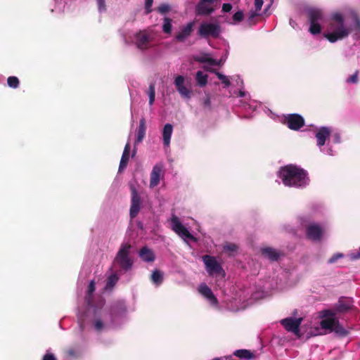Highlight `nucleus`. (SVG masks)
I'll list each match as a JSON object with an SVG mask.
<instances>
[{
	"mask_svg": "<svg viewBox=\"0 0 360 360\" xmlns=\"http://www.w3.org/2000/svg\"><path fill=\"white\" fill-rule=\"evenodd\" d=\"M171 229L176 234H178L184 240L186 239H193V236L189 232L186 227H185L180 219L174 214H172L170 218Z\"/></svg>",
	"mask_w": 360,
	"mask_h": 360,
	"instance_id": "11",
	"label": "nucleus"
},
{
	"mask_svg": "<svg viewBox=\"0 0 360 360\" xmlns=\"http://www.w3.org/2000/svg\"><path fill=\"white\" fill-rule=\"evenodd\" d=\"M185 77L182 75H178L175 77L174 84L181 96L186 100H189L192 96V91L184 85Z\"/></svg>",
	"mask_w": 360,
	"mask_h": 360,
	"instance_id": "18",
	"label": "nucleus"
},
{
	"mask_svg": "<svg viewBox=\"0 0 360 360\" xmlns=\"http://www.w3.org/2000/svg\"><path fill=\"white\" fill-rule=\"evenodd\" d=\"M149 97V105L152 106L155 101V85L154 83H150L147 91Z\"/></svg>",
	"mask_w": 360,
	"mask_h": 360,
	"instance_id": "36",
	"label": "nucleus"
},
{
	"mask_svg": "<svg viewBox=\"0 0 360 360\" xmlns=\"http://www.w3.org/2000/svg\"><path fill=\"white\" fill-rule=\"evenodd\" d=\"M289 24L290 25L293 27L294 29L295 28V27L297 26V23L295 22V20H293L292 19H290V22H289Z\"/></svg>",
	"mask_w": 360,
	"mask_h": 360,
	"instance_id": "55",
	"label": "nucleus"
},
{
	"mask_svg": "<svg viewBox=\"0 0 360 360\" xmlns=\"http://www.w3.org/2000/svg\"><path fill=\"white\" fill-rule=\"evenodd\" d=\"M202 259L209 275L224 274V269L214 257L206 255L202 256Z\"/></svg>",
	"mask_w": 360,
	"mask_h": 360,
	"instance_id": "12",
	"label": "nucleus"
},
{
	"mask_svg": "<svg viewBox=\"0 0 360 360\" xmlns=\"http://www.w3.org/2000/svg\"><path fill=\"white\" fill-rule=\"evenodd\" d=\"M351 32L355 40L360 39V19L356 14L353 15V23L347 25L342 13L331 14L323 37L330 43H335L347 38Z\"/></svg>",
	"mask_w": 360,
	"mask_h": 360,
	"instance_id": "2",
	"label": "nucleus"
},
{
	"mask_svg": "<svg viewBox=\"0 0 360 360\" xmlns=\"http://www.w3.org/2000/svg\"><path fill=\"white\" fill-rule=\"evenodd\" d=\"M139 256L145 262H153L155 259L153 251L146 246L140 249Z\"/></svg>",
	"mask_w": 360,
	"mask_h": 360,
	"instance_id": "21",
	"label": "nucleus"
},
{
	"mask_svg": "<svg viewBox=\"0 0 360 360\" xmlns=\"http://www.w3.org/2000/svg\"><path fill=\"white\" fill-rule=\"evenodd\" d=\"M342 257H344V255L342 253H335L328 259V263L333 264Z\"/></svg>",
	"mask_w": 360,
	"mask_h": 360,
	"instance_id": "44",
	"label": "nucleus"
},
{
	"mask_svg": "<svg viewBox=\"0 0 360 360\" xmlns=\"http://www.w3.org/2000/svg\"><path fill=\"white\" fill-rule=\"evenodd\" d=\"M193 59L198 63H208L210 65V61L212 60V58L210 57V55L207 53H203L200 55H194L193 56Z\"/></svg>",
	"mask_w": 360,
	"mask_h": 360,
	"instance_id": "33",
	"label": "nucleus"
},
{
	"mask_svg": "<svg viewBox=\"0 0 360 360\" xmlns=\"http://www.w3.org/2000/svg\"><path fill=\"white\" fill-rule=\"evenodd\" d=\"M231 9L232 5L230 3H225L222 5V11L224 13L229 12Z\"/></svg>",
	"mask_w": 360,
	"mask_h": 360,
	"instance_id": "49",
	"label": "nucleus"
},
{
	"mask_svg": "<svg viewBox=\"0 0 360 360\" xmlns=\"http://www.w3.org/2000/svg\"><path fill=\"white\" fill-rule=\"evenodd\" d=\"M234 355L238 357L239 359L243 360H250L253 357L252 354L249 350L247 349L236 350L234 352Z\"/></svg>",
	"mask_w": 360,
	"mask_h": 360,
	"instance_id": "32",
	"label": "nucleus"
},
{
	"mask_svg": "<svg viewBox=\"0 0 360 360\" xmlns=\"http://www.w3.org/2000/svg\"><path fill=\"white\" fill-rule=\"evenodd\" d=\"M336 319L335 318L324 319L321 321L320 326L322 328L329 330L332 332Z\"/></svg>",
	"mask_w": 360,
	"mask_h": 360,
	"instance_id": "31",
	"label": "nucleus"
},
{
	"mask_svg": "<svg viewBox=\"0 0 360 360\" xmlns=\"http://www.w3.org/2000/svg\"><path fill=\"white\" fill-rule=\"evenodd\" d=\"M151 281L154 285L159 286L163 281V274L158 269H155L151 274Z\"/></svg>",
	"mask_w": 360,
	"mask_h": 360,
	"instance_id": "30",
	"label": "nucleus"
},
{
	"mask_svg": "<svg viewBox=\"0 0 360 360\" xmlns=\"http://www.w3.org/2000/svg\"><path fill=\"white\" fill-rule=\"evenodd\" d=\"M231 79L233 82L236 83V86L240 88L238 91H235L233 94H236L237 98H240L238 105L246 113L243 117L249 118L252 117V114L257 111V108L260 107V103L255 100L251 99L249 93L244 90L243 80L239 75L231 76Z\"/></svg>",
	"mask_w": 360,
	"mask_h": 360,
	"instance_id": "5",
	"label": "nucleus"
},
{
	"mask_svg": "<svg viewBox=\"0 0 360 360\" xmlns=\"http://www.w3.org/2000/svg\"><path fill=\"white\" fill-rule=\"evenodd\" d=\"M221 34V27L218 22L210 21H202L198 27V34L204 39L210 37L216 39Z\"/></svg>",
	"mask_w": 360,
	"mask_h": 360,
	"instance_id": "9",
	"label": "nucleus"
},
{
	"mask_svg": "<svg viewBox=\"0 0 360 360\" xmlns=\"http://www.w3.org/2000/svg\"><path fill=\"white\" fill-rule=\"evenodd\" d=\"M130 143L128 141L126 143L124 151L120 160V166H119V171L122 170L124 168H125L127 165L128 161H129V154L130 151Z\"/></svg>",
	"mask_w": 360,
	"mask_h": 360,
	"instance_id": "25",
	"label": "nucleus"
},
{
	"mask_svg": "<svg viewBox=\"0 0 360 360\" xmlns=\"http://www.w3.org/2000/svg\"><path fill=\"white\" fill-rule=\"evenodd\" d=\"M331 129L328 127H321L318 128L315 133L316 145L319 151L326 155L334 156L336 155V150L331 144L330 136Z\"/></svg>",
	"mask_w": 360,
	"mask_h": 360,
	"instance_id": "6",
	"label": "nucleus"
},
{
	"mask_svg": "<svg viewBox=\"0 0 360 360\" xmlns=\"http://www.w3.org/2000/svg\"><path fill=\"white\" fill-rule=\"evenodd\" d=\"M224 63V60L222 59L216 60L212 58V60L210 61L211 65H221Z\"/></svg>",
	"mask_w": 360,
	"mask_h": 360,
	"instance_id": "52",
	"label": "nucleus"
},
{
	"mask_svg": "<svg viewBox=\"0 0 360 360\" xmlns=\"http://www.w3.org/2000/svg\"><path fill=\"white\" fill-rule=\"evenodd\" d=\"M350 260L360 259V248L347 255Z\"/></svg>",
	"mask_w": 360,
	"mask_h": 360,
	"instance_id": "43",
	"label": "nucleus"
},
{
	"mask_svg": "<svg viewBox=\"0 0 360 360\" xmlns=\"http://www.w3.org/2000/svg\"><path fill=\"white\" fill-rule=\"evenodd\" d=\"M120 33L124 44L134 45L141 51L153 47V37L148 30L132 31L124 28L120 30Z\"/></svg>",
	"mask_w": 360,
	"mask_h": 360,
	"instance_id": "4",
	"label": "nucleus"
},
{
	"mask_svg": "<svg viewBox=\"0 0 360 360\" xmlns=\"http://www.w3.org/2000/svg\"><path fill=\"white\" fill-rule=\"evenodd\" d=\"M98 9L100 13L106 11L105 0H97Z\"/></svg>",
	"mask_w": 360,
	"mask_h": 360,
	"instance_id": "46",
	"label": "nucleus"
},
{
	"mask_svg": "<svg viewBox=\"0 0 360 360\" xmlns=\"http://www.w3.org/2000/svg\"><path fill=\"white\" fill-rule=\"evenodd\" d=\"M302 321V318L288 317L281 320L280 323L287 331L298 335Z\"/></svg>",
	"mask_w": 360,
	"mask_h": 360,
	"instance_id": "14",
	"label": "nucleus"
},
{
	"mask_svg": "<svg viewBox=\"0 0 360 360\" xmlns=\"http://www.w3.org/2000/svg\"><path fill=\"white\" fill-rule=\"evenodd\" d=\"M7 84L9 87L16 89L19 86V79L17 77L10 76L7 79Z\"/></svg>",
	"mask_w": 360,
	"mask_h": 360,
	"instance_id": "37",
	"label": "nucleus"
},
{
	"mask_svg": "<svg viewBox=\"0 0 360 360\" xmlns=\"http://www.w3.org/2000/svg\"><path fill=\"white\" fill-rule=\"evenodd\" d=\"M130 250L129 244H122L113 260V266L119 268L120 272L126 273L133 266L134 261L129 257Z\"/></svg>",
	"mask_w": 360,
	"mask_h": 360,
	"instance_id": "7",
	"label": "nucleus"
},
{
	"mask_svg": "<svg viewBox=\"0 0 360 360\" xmlns=\"http://www.w3.org/2000/svg\"><path fill=\"white\" fill-rule=\"evenodd\" d=\"M95 283L91 280L88 285L85 296L86 311L84 313L79 311L78 323L81 330H84L86 324L91 323L97 332L107 331L120 326L126 320L127 307L125 302L119 300L114 302L108 311L103 309L104 300L99 298L94 304V292Z\"/></svg>",
	"mask_w": 360,
	"mask_h": 360,
	"instance_id": "1",
	"label": "nucleus"
},
{
	"mask_svg": "<svg viewBox=\"0 0 360 360\" xmlns=\"http://www.w3.org/2000/svg\"><path fill=\"white\" fill-rule=\"evenodd\" d=\"M261 251L264 257L272 262L277 261L281 256V252L272 248H264Z\"/></svg>",
	"mask_w": 360,
	"mask_h": 360,
	"instance_id": "22",
	"label": "nucleus"
},
{
	"mask_svg": "<svg viewBox=\"0 0 360 360\" xmlns=\"http://www.w3.org/2000/svg\"><path fill=\"white\" fill-rule=\"evenodd\" d=\"M146 127L145 120L144 118H142L141 119L139 122V125L136 129L135 145H137L139 143L142 142L146 135Z\"/></svg>",
	"mask_w": 360,
	"mask_h": 360,
	"instance_id": "24",
	"label": "nucleus"
},
{
	"mask_svg": "<svg viewBox=\"0 0 360 360\" xmlns=\"http://www.w3.org/2000/svg\"><path fill=\"white\" fill-rule=\"evenodd\" d=\"M350 308L349 304H339L338 309L339 311H347Z\"/></svg>",
	"mask_w": 360,
	"mask_h": 360,
	"instance_id": "51",
	"label": "nucleus"
},
{
	"mask_svg": "<svg viewBox=\"0 0 360 360\" xmlns=\"http://www.w3.org/2000/svg\"><path fill=\"white\" fill-rule=\"evenodd\" d=\"M164 174L165 172L162 164L155 165L150 175V188H153L157 186L160 184V179L164 177Z\"/></svg>",
	"mask_w": 360,
	"mask_h": 360,
	"instance_id": "17",
	"label": "nucleus"
},
{
	"mask_svg": "<svg viewBox=\"0 0 360 360\" xmlns=\"http://www.w3.org/2000/svg\"><path fill=\"white\" fill-rule=\"evenodd\" d=\"M203 105L205 107L210 108L211 107V101L209 96H207L203 101Z\"/></svg>",
	"mask_w": 360,
	"mask_h": 360,
	"instance_id": "53",
	"label": "nucleus"
},
{
	"mask_svg": "<svg viewBox=\"0 0 360 360\" xmlns=\"http://www.w3.org/2000/svg\"><path fill=\"white\" fill-rule=\"evenodd\" d=\"M41 360H57V359L55 354L51 352V349H48L42 356Z\"/></svg>",
	"mask_w": 360,
	"mask_h": 360,
	"instance_id": "41",
	"label": "nucleus"
},
{
	"mask_svg": "<svg viewBox=\"0 0 360 360\" xmlns=\"http://www.w3.org/2000/svg\"><path fill=\"white\" fill-rule=\"evenodd\" d=\"M213 360H221V359H219V358H216V359H213Z\"/></svg>",
	"mask_w": 360,
	"mask_h": 360,
	"instance_id": "56",
	"label": "nucleus"
},
{
	"mask_svg": "<svg viewBox=\"0 0 360 360\" xmlns=\"http://www.w3.org/2000/svg\"><path fill=\"white\" fill-rule=\"evenodd\" d=\"M198 292L203 296L210 304L212 307H217L218 301L217 297L213 294L211 288L205 283H200L198 286Z\"/></svg>",
	"mask_w": 360,
	"mask_h": 360,
	"instance_id": "19",
	"label": "nucleus"
},
{
	"mask_svg": "<svg viewBox=\"0 0 360 360\" xmlns=\"http://www.w3.org/2000/svg\"><path fill=\"white\" fill-rule=\"evenodd\" d=\"M306 226L307 238L314 241L320 240L323 233V228L320 224L314 222H309Z\"/></svg>",
	"mask_w": 360,
	"mask_h": 360,
	"instance_id": "15",
	"label": "nucleus"
},
{
	"mask_svg": "<svg viewBox=\"0 0 360 360\" xmlns=\"http://www.w3.org/2000/svg\"><path fill=\"white\" fill-rule=\"evenodd\" d=\"M224 250L229 253H233L238 250V246L234 243H226L224 245Z\"/></svg>",
	"mask_w": 360,
	"mask_h": 360,
	"instance_id": "38",
	"label": "nucleus"
},
{
	"mask_svg": "<svg viewBox=\"0 0 360 360\" xmlns=\"http://www.w3.org/2000/svg\"><path fill=\"white\" fill-rule=\"evenodd\" d=\"M153 0H145V13L148 14L152 11Z\"/></svg>",
	"mask_w": 360,
	"mask_h": 360,
	"instance_id": "45",
	"label": "nucleus"
},
{
	"mask_svg": "<svg viewBox=\"0 0 360 360\" xmlns=\"http://www.w3.org/2000/svg\"><path fill=\"white\" fill-rule=\"evenodd\" d=\"M205 70H207L210 71L211 72L216 75L217 78L221 82V83L224 85V88L226 89L229 88L231 85V77H228L226 75H224V74L218 72L217 70L214 69L210 70L206 66L204 67Z\"/></svg>",
	"mask_w": 360,
	"mask_h": 360,
	"instance_id": "27",
	"label": "nucleus"
},
{
	"mask_svg": "<svg viewBox=\"0 0 360 360\" xmlns=\"http://www.w3.org/2000/svg\"><path fill=\"white\" fill-rule=\"evenodd\" d=\"M119 280V276L117 272L112 273L106 280V284L105 285V289L107 290H110L113 288L115 284L117 283Z\"/></svg>",
	"mask_w": 360,
	"mask_h": 360,
	"instance_id": "29",
	"label": "nucleus"
},
{
	"mask_svg": "<svg viewBox=\"0 0 360 360\" xmlns=\"http://www.w3.org/2000/svg\"><path fill=\"white\" fill-rule=\"evenodd\" d=\"M263 3V0H255V8H256L257 11H260Z\"/></svg>",
	"mask_w": 360,
	"mask_h": 360,
	"instance_id": "50",
	"label": "nucleus"
},
{
	"mask_svg": "<svg viewBox=\"0 0 360 360\" xmlns=\"http://www.w3.org/2000/svg\"><path fill=\"white\" fill-rule=\"evenodd\" d=\"M171 10V6L168 4H162L157 8V11L160 14H165Z\"/></svg>",
	"mask_w": 360,
	"mask_h": 360,
	"instance_id": "39",
	"label": "nucleus"
},
{
	"mask_svg": "<svg viewBox=\"0 0 360 360\" xmlns=\"http://www.w3.org/2000/svg\"><path fill=\"white\" fill-rule=\"evenodd\" d=\"M332 331L335 332L340 337H345L349 333V331L344 328L338 320H336Z\"/></svg>",
	"mask_w": 360,
	"mask_h": 360,
	"instance_id": "34",
	"label": "nucleus"
},
{
	"mask_svg": "<svg viewBox=\"0 0 360 360\" xmlns=\"http://www.w3.org/2000/svg\"><path fill=\"white\" fill-rule=\"evenodd\" d=\"M195 25L194 21L188 22L186 25L180 27L179 32L175 37L178 41L184 42L191 34Z\"/></svg>",
	"mask_w": 360,
	"mask_h": 360,
	"instance_id": "20",
	"label": "nucleus"
},
{
	"mask_svg": "<svg viewBox=\"0 0 360 360\" xmlns=\"http://www.w3.org/2000/svg\"><path fill=\"white\" fill-rule=\"evenodd\" d=\"M283 184L289 187L302 188L309 183L307 172L302 168L288 165L283 167L278 172Z\"/></svg>",
	"mask_w": 360,
	"mask_h": 360,
	"instance_id": "3",
	"label": "nucleus"
},
{
	"mask_svg": "<svg viewBox=\"0 0 360 360\" xmlns=\"http://www.w3.org/2000/svg\"><path fill=\"white\" fill-rule=\"evenodd\" d=\"M283 122L292 130L297 131L304 124V118L299 114H288L283 118Z\"/></svg>",
	"mask_w": 360,
	"mask_h": 360,
	"instance_id": "13",
	"label": "nucleus"
},
{
	"mask_svg": "<svg viewBox=\"0 0 360 360\" xmlns=\"http://www.w3.org/2000/svg\"><path fill=\"white\" fill-rule=\"evenodd\" d=\"M131 207L129 211V214L131 218H134L139 214L141 205V198L138 193L137 190L134 186L131 187Z\"/></svg>",
	"mask_w": 360,
	"mask_h": 360,
	"instance_id": "16",
	"label": "nucleus"
},
{
	"mask_svg": "<svg viewBox=\"0 0 360 360\" xmlns=\"http://www.w3.org/2000/svg\"><path fill=\"white\" fill-rule=\"evenodd\" d=\"M340 143V136L338 134H335L331 141V143Z\"/></svg>",
	"mask_w": 360,
	"mask_h": 360,
	"instance_id": "54",
	"label": "nucleus"
},
{
	"mask_svg": "<svg viewBox=\"0 0 360 360\" xmlns=\"http://www.w3.org/2000/svg\"><path fill=\"white\" fill-rule=\"evenodd\" d=\"M82 348L79 345H74L68 347L65 350V354L68 357L71 359H77L82 354Z\"/></svg>",
	"mask_w": 360,
	"mask_h": 360,
	"instance_id": "26",
	"label": "nucleus"
},
{
	"mask_svg": "<svg viewBox=\"0 0 360 360\" xmlns=\"http://www.w3.org/2000/svg\"><path fill=\"white\" fill-rule=\"evenodd\" d=\"M260 11H257L256 8L255 10H251L248 13V21L250 22L256 16L259 15Z\"/></svg>",
	"mask_w": 360,
	"mask_h": 360,
	"instance_id": "47",
	"label": "nucleus"
},
{
	"mask_svg": "<svg viewBox=\"0 0 360 360\" xmlns=\"http://www.w3.org/2000/svg\"><path fill=\"white\" fill-rule=\"evenodd\" d=\"M136 153V150H134V153H133V155H134V154Z\"/></svg>",
	"mask_w": 360,
	"mask_h": 360,
	"instance_id": "57",
	"label": "nucleus"
},
{
	"mask_svg": "<svg viewBox=\"0 0 360 360\" xmlns=\"http://www.w3.org/2000/svg\"><path fill=\"white\" fill-rule=\"evenodd\" d=\"M244 17L243 13L241 11H238L236 12L233 15V22H230L231 24H236L243 20Z\"/></svg>",
	"mask_w": 360,
	"mask_h": 360,
	"instance_id": "40",
	"label": "nucleus"
},
{
	"mask_svg": "<svg viewBox=\"0 0 360 360\" xmlns=\"http://www.w3.org/2000/svg\"><path fill=\"white\" fill-rule=\"evenodd\" d=\"M358 71L347 78V82L349 84H356L358 82Z\"/></svg>",
	"mask_w": 360,
	"mask_h": 360,
	"instance_id": "42",
	"label": "nucleus"
},
{
	"mask_svg": "<svg viewBox=\"0 0 360 360\" xmlns=\"http://www.w3.org/2000/svg\"><path fill=\"white\" fill-rule=\"evenodd\" d=\"M332 315H333L332 311L328 309L323 310V311H320V317L323 318V319L331 318L330 316Z\"/></svg>",
	"mask_w": 360,
	"mask_h": 360,
	"instance_id": "48",
	"label": "nucleus"
},
{
	"mask_svg": "<svg viewBox=\"0 0 360 360\" xmlns=\"http://www.w3.org/2000/svg\"><path fill=\"white\" fill-rule=\"evenodd\" d=\"M172 19L168 17H165L162 24V32L165 34H170L172 30Z\"/></svg>",
	"mask_w": 360,
	"mask_h": 360,
	"instance_id": "35",
	"label": "nucleus"
},
{
	"mask_svg": "<svg viewBox=\"0 0 360 360\" xmlns=\"http://www.w3.org/2000/svg\"><path fill=\"white\" fill-rule=\"evenodd\" d=\"M196 84L200 87H204L207 84L208 75L199 70L195 74Z\"/></svg>",
	"mask_w": 360,
	"mask_h": 360,
	"instance_id": "28",
	"label": "nucleus"
},
{
	"mask_svg": "<svg viewBox=\"0 0 360 360\" xmlns=\"http://www.w3.org/2000/svg\"><path fill=\"white\" fill-rule=\"evenodd\" d=\"M307 15L309 22V32L313 35L320 34L324 22L323 11L319 8H310L307 10Z\"/></svg>",
	"mask_w": 360,
	"mask_h": 360,
	"instance_id": "8",
	"label": "nucleus"
},
{
	"mask_svg": "<svg viewBox=\"0 0 360 360\" xmlns=\"http://www.w3.org/2000/svg\"><path fill=\"white\" fill-rule=\"evenodd\" d=\"M173 132L172 124L167 123L165 124L162 129V140L165 147H169L170 144V140Z\"/></svg>",
	"mask_w": 360,
	"mask_h": 360,
	"instance_id": "23",
	"label": "nucleus"
},
{
	"mask_svg": "<svg viewBox=\"0 0 360 360\" xmlns=\"http://www.w3.org/2000/svg\"><path fill=\"white\" fill-rule=\"evenodd\" d=\"M218 8V0H200L195 5V13L199 16H207L214 13Z\"/></svg>",
	"mask_w": 360,
	"mask_h": 360,
	"instance_id": "10",
	"label": "nucleus"
}]
</instances>
